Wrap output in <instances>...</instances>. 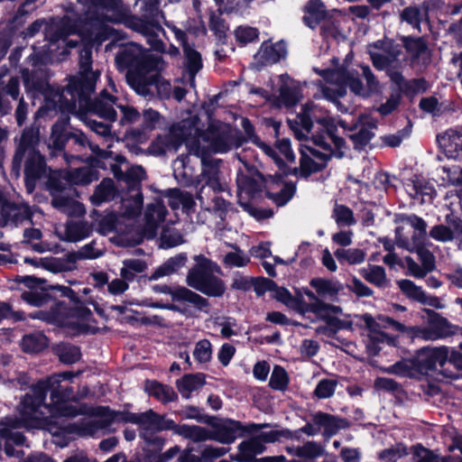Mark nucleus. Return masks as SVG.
I'll list each match as a JSON object with an SVG mask.
<instances>
[{
	"mask_svg": "<svg viewBox=\"0 0 462 462\" xmlns=\"http://www.w3.org/2000/svg\"><path fill=\"white\" fill-rule=\"evenodd\" d=\"M104 254V248L97 246L95 241L87 244L80 247L76 253L68 255V259L71 263H75L78 260L83 259H97L102 256Z\"/></svg>",
	"mask_w": 462,
	"mask_h": 462,
	"instance_id": "c03bdc74",
	"label": "nucleus"
},
{
	"mask_svg": "<svg viewBox=\"0 0 462 462\" xmlns=\"http://www.w3.org/2000/svg\"><path fill=\"white\" fill-rule=\"evenodd\" d=\"M88 94L85 98L79 99L78 96L72 97L74 100V106L76 102H79V106L81 107L83 105L88 106V113L95 114L101 118L114 122L116 119V112L114 108L116 104V98L109 95L106 90L102 91L100 96L94 101H88Z\"/></svg>",
	"mask_w": 462,
	"mask_h": 462,
	"instance_id": "f3484780",
	"label": "nucleus"
},
{
	"mask_svg": "<svg viewBox=\"0 0 462 462\" xmlns=\"http://www.w3.org/2000/svg\"><path fill=\"white\" fill-rule=\"evenodd\" d=\"M411 252H416L422 267L428 272L433 271L435 268V257L432 253L423 246V244H419Z\"/></svg>",
	"mask_w": 462,
	"mask_h": 462,
	"instance_id": "bf43d9fd",
	"label": "nucleus"
},
{
	"mask_svg": "<svg viewBox=\"0 0 462 462\" xmlns=\"http://www.w3.org/2000/svg\"><path fill=\"white\" fill-rule=\"evenodd\" d=\"M32 215L30 207L24 203H14L6 200L0 193V226L17 225Z\"/></svg>",
	"mask_w": 462,
	"mask_h": 462,
	"instance_id": "4be33fe9",
	"label": "nucleus"
},
{
	"mask_svg": "<svg viewBox=\"0 0 462 462\" xmlns=\"http://www.w3.org/2000/svg\"><path fill=\"white\" fill-rule=\"evenodd\" d=\"M183 50L186 58V66L189 70V73L190 74L193 79L195 74L202 67L201 56L197 51H195L186 43L183 45Z\"/></svg>",
	"mask_w": 462,
	"mask_h": 462,
	"instance_id": "09e8293b",
	"label": "nucleus"
},
{
	"mask_svg": "<svg viewBox=\"0 0 462 462\" xmlns=\"http://www.w3.org/2000/svg\"><path fill=\"white\" fill-rule=\"evenodd\" d=\"M196 264L186 276L188 286L209 297H221L226 291L225 282L215 273H222L220 267L203 255L194 257Z\"/></svg>",
	"mask_w": 462,
	"mask_h": 462,
	"instance_id": "9b49d317",
	"label": "nucleus"
},
{
	"mask_svg": "<svg viewBox=\"0 0 462 462\" xmlns=\"http://www.w3.org/2000/svg\"><path fill=\"white\" fill-rule=\"evenodd\" d=\"M116 61L120 69H128L126 81L138 95H150L152 86H156L158 91L169 90L168 82L158 73L165 66L162 57L152 55L139 44H126L116 55Z\"/></svg>",
	"mask_w": 462,
	"mask_h": 462,
	"instance_id": "39448f33",
	"label": "nucleus"
},
{
	"mask_svg": "<svg viewBox=\"0 0 462 462\" xmlns=\"http://www.w3.org/2000/svg\"><path fill=\"white\" fill-rule=\"evenodd\" d=\"M237 449L238 453L232 457L234 460L237 462H256L258 459H255V457L264 452L265 446L256 436L241 442Z\"/></svg>",
	"mask_w": 462,
	"mask_h": 462,
	"instance_id": "cd10ccee",
	"label": "nucleus"
},
{
	"mask_svg": "<svg viewBox=\"0 0 462 462\" xmlns=\"http://www.w3.org/2000/svg\"><path fill=\"white\" fill-rule=\"evenodd\" d=\"M423 311L427 315V326L410 328V334L413 338L425 341H437L453 337L459 333V327L452 324L441 314L430 309H425Z\"/></svg>",
	"mask_w": 462,
	"mask_h": 462,
	"instance_id": "ddd939ff",
	"label": "nucleus"
},
{
	"mask_svg": "<svg viewBox=\"0 0 462 462\" xmlns=\"http://www.w3.org/2000/svg\"><path fill=\"white\" fill-rule=\"evenodd\" d=\"M440 152L455 161L462 159V128H449L437 135Z\"/></svg>",
	"mask_w": 462,
	"mask_h": 462,
	"instance_id": "aec40b11",
	"label": "nucleus"
},
{
	"mask_svg": "<svg viewBox=\"0 0 462 462\" xmlns=\"http://www.w3.org/2000/svg\"><path fill=\"white\" fill-rule=\"evenodd\" d=\"M288 382L286 371L279 365L274 366L270 377V386L274 390H284L288 385Z\"/></svg>",
	"mask_w": 462,
	"mask_h": 462,
	"instance_id": "4d7b16f0",
	"label": "nucleus"
},
{
	"mask_svg": "<svg viewBox=\"0 0 462 462\" xmlns=\"http://www.w3.org/2000/svg\"><path fill=\"white\" fill-rule=\"evenodd\" d=\"M166 208L161 201H155L150 204L144 214L143 235L147 238H153L156 236V230L161 223L165 219Z\"/></svg>",
	"mask_w": 462,
	"mask_h": 462,
	"instance_id": "393cba45",
	"label": "nucleus"
},
{
	"mask_svg": "<svg viewBox=\"0 0 462 462\" xmlns=\"http://www.w3.org/2000/svg\"><path fill=\"white\" fill-rule=\"evenodd\" d=\"M207 138L196 125L194 120H183L171 126L169 133L158 136L151 144L150 150L155 155H163L170 152H177L178 148L189 140H195L197 145L203 143Z\"/></svg>",
	"mask_w": 462,
	"mask_h": 462,
	"instance_id": "f8f14e48",
	"label": "nucleus"
},
{
	"mask_svg": "<svg viewBox=\"0 0 462 462\" xmlns=\"http://www.w3.org/2000/svg\"><path fill=\"white\" fill-rule=\"evenodd\" d=\"M193 356L199 363L208 362L212 356L211 343L208 339L199 340L195 346Z\"/></svg>",
	"mask_w": 462,
	"mask_h": 462,
	"instance_id": "052dcab7",
	"label": "nucleus"
},
{
	"mask_svg": "<svg viewBox=\"0 0 462 462\" xmlns=\"http://www.w3.org/2000/svg\"><path fill=\"white\" fill-rule=\"evenodd\" d=\"M332 217L340 226H351L356 223L353 211L346 206L336 203Z\"/></svg>",
	"mask_w": 462,
	"mask_h": 462,
	"instance_id": "de8ad7c7",
	"label": "nucleus"
},
{
	"mask_svg": "<svg viewBox=\"0 0 462 462\" xmlns=\"http://www.w3.org/2000/svg\"><path fill=\"white\" fill-rule=\"evenodd\" d=\"M65 123L58 122L51 128V134L49 139V146L61 150L64 146L66 136L64 134Z\"/></svg>",
	"mask_w": 462,
	"mask_h": 462,
	"instance_id": "6e6d98bb",
	"label": "nucleus"
},
{
	"mask_svg": "<svg viewBox=\"0 0 462 462\" xmlns=\"http://www.w3.org/2000/svg\"><path fill=\"white\" fill-rule=\"evenodd\" d=\"M360 274L365 281L377 287H385L388 284L385 270L382 266L368 265L360 270Z\"/></svg>",
	"mask_w": 462,
	"mask_h": 462,
	"instance_id": "58836bf2",
	"label": "nucleus"
},
{
	"mask_svg": "<svg viewBox=\"0 0 462 462\" xmlns=\"http://www.w3.org/2000/svg\"><path fill=\"white\" fill-rule=\"evenodd\" d=\"M430 236L439 242H448L453 240L454 234L449 227L444 225H437L430 229Z\"/></svg>",
	"mask_w": 462,
	"mask_h": 462,
	"instance_id": "338daca9",
	"label": "nucleus"
},
{
	"mask_svg": "<svg viewBox=\"0 0 462 462\" xmlns=\"http://www.w3.org/2000/svg\"><path fill=\"white\" fill-rule=\"evenodd\" d=\"M324 448L318 442L308 441L301 446V457L306 459H315L324 454Z\"/></svg>",
	"mask_w": 462,
	"mask_h": 462,
	"instance_id": "0e129e2a",
	"label": "nucleus"
},
{
	"mask_svg": "<svg viewBox=\"0 0 462 462\" xmlns=\"http://www.w3.org/2000/svg\"><path fill=\"white\" fill-rule=\"evenodd\" d=\"M152 291L158 293L169 294L174 301L189 303L199 311L205 313L209 311L208 300L186 287L171 288L167 285H155L152 287Z\"/></svg>",
	"mask_w": 462,
	"mask_h": 462,
	"instance_id": "6ab92c4d",
	"label": "nucleus"
},
{
	"mask_svg": "<svg viewBox=\"0 0 462 462\" xmlns=\"http://www.w3.org/2000/svg\"><path fill=\"white\" fill-rule=\"evenodd\" d=\"M97 178V170L90 165L69 170L64 174V179L73 185H88Z\"/></svg>",
	"mask_w": 462,
	"mask_h": 462,
	"instance_id": "c756f323",
	"label": "nucleus"
},
{
	"mask_svg": "<svg viewBox=\"0 0 462 462\" xmlns=\"http://www.w3.org/2000/svg\"><path fill=\"white\" fill-rule=\"evenodd\" d=\"M238 192L248 196L265 190L267 196L278 206L285 205L294 195L295 186L283 183L280 175L265 178L254 167L245 166V171H240L236 178Z\"/></svg>",
	"mask_w": 462,
	"mask_h": 462,
	"instance_id": "1a4fd4ad",
	"label": "nucleus"
},
{
	"mask_svg": "<svg viewBox=\"0 0 462 462\" xmlns=\"http://www.w3.org/2000/svg\"><path fill=\"white\" fill-rule=\"evenodd\" d=\"M144 388L149 395L162 402H169L177 398V394L171 387L159 383L156 381H147Z\"/></svg>",
	"mask_w": 462,
	"mask_h": 462,
	"instance_id": "e433bc0d",
	"label": "nucleus"
},
{
	"mask_svg": "<svg viewBox=\"0 0 462 462\" xmlns=\"http://www.w3.org/2000/svg\"><path fill=\"white\" fill-rule=\"evenodd\" d=\"M281 100L287 106H294L302 98L301 88L300 85H283L280 89Z\"/></svg>",
	"mask_w": 462,
	"mask_h": 462,
	"instance_id": "8fccbe9b",
	"label": "nucleus"
},
{
	"mask_svg": "<svg viewBox=\"0 0 462 462\" xmlns=\"http://www.w3.org/2000/svg\"><path fill=\"white\" fill-rule=\"evenodd\" d=\"M81 15L77 19L69 15H65L61 19L53 21L47 26L46 38L49 41V51H53V45L58 44L59 48H75L77 42L69 41L67 38L69 35L77 34L82 42L87 45L80 51L79 54V75L70 80L67 88L64 90L74 97L78 96L79 99L85 98L88 94H91L96 87V82L99 77V73L91 69L92 64V51L91 46L101 45V43L94 42L84 39L79 33V31L85 27L86 23V10L81 5Z\"/></svg>",
	"mask_w": 462,
	"mask_h": 462,
	"instance_id": "20e7f679",
	"label": "nucleus"
},
{
	"mask_svg": "<svg viewBox=\"0 0 462 462\" xmlns=\"http://www.w3.org/2000/svg\"><path fill=\"white\" fill-rule=\"evenodd\" d=\"M238 145L231 133H223L211 143L208 138H203L201 145H197L195 140L188 141L187 149L189 152L200 158L202 163V171L196 180L198 191L202 186L205 188L208 186L214 192H220L226 189V184L221 179L219 171L220 160L209 159L207 155L210 151L226 152Z\"/></svg>",
	"mask_w": 462,
	"mask_h": 462,
	"instance_id": "6e6552de",
	"label": "nucleus"
},
{
	"mask_svg": "<svg viewBox=\"0 0 462 462\" xmlns=\"http://www.w3.org/2000/svg\"><path fill=\"white\" fill-rule=\"evenodd\" d=\"M404 46L412 60V62L425 64L430 60V51L421 39L407 38Z\"/></svg>",
	"mask_w": 462,
	"mask_h": 462,
	"instance_id": "2f4dec72",
	"label": "nucleus"
},
{
	"mask_svg": "<svg viewBox=\"0 0 462 462\" xmlns=\"http://www.w3.org/2000/svg\"><path fill=\"white\" fill-rule=\"evenodd\" d=\"M115 192L114 181L111 179H104L96 188L90 200L93 205L99 206L103 202L112 199Z\"/></svg>",
	"mask_w": 462,
	"mask_h": 462,
	"instance_id": "ea45409f",
	"label": "nucleus"
},
{
	"mask_svg": "<svg viewBox=\"0 0 462 462\" xmlns=\"http://www.w3.org/2000/svg\"><path fill=\"white\" fill-rule=\"evenodd\" d=\"M205 384V377L202 374H186L176 382L180 393L184 398H189L190 394L200 389Z\"/></svg>",
	"mask_w": 462,
	"mask_h": 462,
	"instance_id": "72a5a7b5",
	"label": "nucleus"
},
{
	"mask_svg": "<svg viewBox=\"0 0 462 462\" xmlns=\"http://www.w3.org/2000/svg\"><path fill=\"white\" fill-rule=\"evenodd\" d=\"M20 415V420L16 418H5L3 422L4 427L0 429V438L6 441L5 451L8 457L18 456V453L14 451L11 444L23 445L24 443L23 435L15 430L21 427L33 428L32 426H27L23 420V415L21 413Z\"/></svg>",
	"mask_w": 462,
	"mask_h": 462,
	"instance_id": "412c9836",
	"label": "nucleus"
},
{
	"mask_svg": "<svg viewBox=\"0 0 462 462\" xmlns=\"http://www.w3.org/2000/svg\"><path fill=\"white\" fill-rule=\"evenodd\" d=\"M287 54L286 45L282 42L274 44L263 43L254 56L262 65L273 64L284 58Z\"/></svg>",
	"mask_w": 462,
	"mask_h": 462,
	"instance_id": "c85d7f7f",
	"label": "nucleus"
},
{
	"mask_svg": "<svg viewBox=\"0 0 462 462\" xmlns=\"http://www.w3.org/2000/svg\"><path fill=\"white\" fill-rule=\"evenodd\" d=\"M362 76L365 80L364 85L358 73L355 70L340 68L337 69H315V72L322 76L326 80L325 85H321L322 97L337 104L342 112H346L347 108L341 107L340 103L337 102L338 97L345 96L346 87H348L351 92L362 97H369L373 95L382 92L383 86L377 80L371 69L368 66H360Z\"/></svg>",
	"mask_w": 462,
	"mask_h": 462,
	"instance_id": "0eeeda50",
	"label": "nucleus"
},
{
	"mask_svg": "<svg viewBox=\"0 0 462 462\" xmlns=\"http://www.w3.org/2000/svg\"><path fill=\"white\" fill-rule=\"evenodd\" d=\"M57 355L64 364H74L80 359L81 352L78 346L60 344L57 346Z\"/></svg>",
	"mask_w": 462,
	"mask_h": 462,
	"instance_id": "3c124183",
	"label": "nucleus"
},
{
	"mask_svg": "<svg viewBox=\"0 0 462 462\" xmlns=\"http://www.w3.org/2000/svg\"><path fill=\"white\" fill-rule=\"evenodd\" d=\"M197 199L200 202L203 208L208 211L213 212L217 217L222 220L226 219L227 216L235 213L232 205L218 196H214L209 201L205 197V187L202 186L199 191H197Z\"/></svg>",
	"mask_w": 462,
	"mask_h": 462,
	"instance_id": "a878e982",
	"label": "nucleus"
},
{
	"mask_svg": "<svg viewBox=\"0 0 462 462\" xmlns=\"http://www.w3.org/2000/svg\"><path fill=\"white\" fill-rule=\"evenodd\" d=\"M310 285L315 289L319 296L329 300L336 298L343 290V285L339 282L324 278L312 279Z\"/></svg>",
	"mask_w": 462,
	"mask_h": 462,
	"instance_id": "7c9ffc66",
	"label": "nucleus"
},
{
	"mask_svg": "<svg viewBox=\"0 0 462 462\" xmlns=\"http://www.w3.org/2000/svg\"><path fill=\"white\" fill-rule=\"evenodd\" d=\"M437 181L441 186H457L460 187L456 190L455 196L462 207V168L457 165L451 167L443 166L436 171Z\"/></svg>",
	"mask_w": 462,
	"mask_h": 462,
	"instance_id": "bb28decb",
	"label": "nucleus"
},
{
	"mask_svg": "<svg viewBox=\"0 0 462 462\" xmlns=\"http://www.w3.org/2000/svg\"><path fill=\"white\" fill-rule=\"evenodd\" d=\"M335 255L339 261H345L349 264H358L365 259V254L360 249H337Z\"/></svg>",
	"mask_w": 462,
	"mask_h": 462,
	"instance_id": "5fc2aeb1",
	"label": "nucleus"
},
{
	"mask_svg": "<svg viewBox=\"0 0 462 462\" xmlns=\"http://www.w3.org/2000/svg\"><path fill=\"white\" fill-rule=\"evenodd\" d=\"M78 3L86 10L85 27L79 31L84 39L102 43L116 33L109 23H119L144 35L154 51H164V44L159 38L163 32L160 25L163 18L160 11L161 0H143L145 21L133 15L121 0H78Z\"/></svg>",
	"mask_w": 462,
	"mask_h": 462,
	"instance_id": "f257e3e1",
	"label": "nucleus"
},
{
	"mask_svg": "<svg viewBox=\"0 0 462 462\" xmlns=\"http://www.w3.org/2000/svg\"><path fill=\"white\" fill-rule=\"evenodd\" d=\"M229 451L227 448L214 447L211 445H206L203 447L200 453V459L203 462H212L213 460L223 457Z\"/></svg>",
	"mask_w": 462,
	"mask_h": 462,
	"instance_id": "e2e57ef3",
	"label": "nucleus"
},
{
	"mask_svg": "<svg viewBox=\"0 0 462 462\" xmlns=\"http://www.w3.org/2000/svg\"><path fill=\"white\" fill-rule=\"evenodd\" d=\"M233 251L223 256V264L229 268H244L250 263V256L242 251L237 245H231Z\"/></svg>",
	"mask_w": 462,
	"mask_h": 462,
	"instance_id": "a19ab883",
	"label": "nucleus"
},
{
	"mask_svg": "<svg viewBox=\"0 0 462 462\" xmlns=\"http://www.w3.org/2000/svg\"><path fill=\"white\" fill-rule=\"evenodd\" d=\"M450 455L443 457L441 462H462V436L453 438L452 443L448 446Z\"/></svg>",
	"mask_w": 462,
	"mask_h": 462,
	"instance_id": "680f3d73",
	"label": "nucleus"
},
{
	"mask_svg": "<svg viewBox=\"0 0 462 462\" xmlns=\"http://www.w3.org/2000/svg\"><path fill=\"white\" fill-rule=\"evenodd\" d=\"M427 224L416 215L403 216L401 226L395 231L396 245L407 251H411L419 244H423L426 236Z\"/></svg>",
	"mask_w": 462,
	"mask_h": 462,
	"instance_id": "4468645a",
	"label": "nucleus"
},
{
	"mask_svg": "<svg viewBox=\"0 0 462 462\" xmlns=\"http://www.w3.org/2000/svg\"><path fill=\"white\" fill-rule=\"evenodd\" d=\"M167 196L169 198V205L173 209L182 207L183 209L189 210L194 205L193 197L189 192L173 189L167 191Z\"/></svg>",
	"mask_w": 462,
	"mask_h": 462,
	"instance_id": "37998d69",
	"label": "nucleus"
},
{
	"mask_svg": "<svg viewBox=\"0 0 462 462\" xmlns=\"http://www.w3.org/2000/svg\"><path fill=\"white\" fill-rule=\"evenodd\" d=\"M267 427V424L251 423L243 425L237 420H228L211 431V440L221 444H231L236 438L243 437L245 432H252Z\"/></svg>",
	"mask_w": 462,
	"mask_h": 462,
	"instance_id": "dca6fc26",
	"label": "nucleus"
},
{
	"mask_svg": "<svg viewBox=\"0 0 462 462\" xmlns=\"http://www.w3.org/2000/svg\"><path fill=\"white\" fill-rule=\"evenodd\" d=\"M73 377V373L64 372L32 387L19 406V413L27 426L45 427L55 423L58 418H72L88 412L85 406L69 402L76 399L73 389L60 384Z\"/></svg>",
	"mask_w": 462,
	"mask_h": 462,
	"instance_id": "f03ea898",
	"label": "nucleus"
},
{
	"mask_svg": "<svg viewBox=\"0 0 462 462\" xmlns=\"http://www.w3.org/2000/svg\"><path fill=\"white\" fill-rule=\"evenodd\" d=\"M174 432L194 442L211 440V431L206 428L196 425H180L175 424Z\"/></svg>",
	"mask_w": 462,
	"mask_h": 462,
	"instance_id": "c9c22d12",
	"label": "nucleus"
},
{
	"mask_svg": "<svg viewBox=\"0 0 462 462\" xmlns=\"http://www.w3.org/2000/svg\"><path fill=\"white\" fill-rule=\"evenodd\" d=\"M360 123L363 126L354 136L359 143H366L374 136L373 130L376 128V123L368 116H362L360 117Z\"/></svg>",
	"mask_w": 462,
	"mask_h": 462,
	"instance_id": "603ef678",
	"label": "nucleus"
},
{
	"mask_svg": "<svg viewBox=\"0 0 462 462\" xmlns=\"http://www.w3.org/2000/svg\"><path fill=\"white\" fill-rule=\"evenodd\" d=\"M242 127L245 130V132L247 134V136L249 138H251L252 141L255 144H257L266 155L271 157L275 162V163L278 165V167H282L283 162H282V160L278 156V153H277L276 150L273 149L272 147H270L266 143L261 142L258 139V137H256L254 134V126H253V125L251 124V122L247 118H243L242 119Z\"/></svg>",
	"mask_w": 462,
	"mask_h": 462,
	"instance_id": "4c0bfd02",
	"label": "nucleus"
},
{
	"mask_svg": "<svg viewBox=\"0 0 462 462\" xmlns=\"http://www.w3.org/2000/svg\"><path fill=\"white\" fill-rule=\"evenodd\" d=\"M39 136V129H25L13 160V170L15 171L16 177H18L22 161L25 158V187L28 193H32L34 190L37 180L46 171L43 159L36 150Z\"/></svg>",
	"mask_w": 462,
	"mask_h": 462,
	"instance_id": "9d476101",
	"label": "nucleus"
},
{
	"mask_svg": "<svg viewBox=\"0 0 462 462\" xmlns=\"http://www.w3.org/2000/svg\"><path fill=\"white\" fill-rule=\"evenodd\" d=\"M400 290L411 300L421 302V300L425 294V291L421 287L417 286L413 282L410 280H400L397 282Z\"/></svg>",
	"mask_w": 462,
	"mask_h": 462,
	"instance_id": "864d4df0",
	"label": "nucleus"
},
{
	"mask_svg": "<svg viewBox=\"0 0 462 462\" xmlns=\"http://www.w3.org/2000/svg\"><path fill=\"white\" fill-rule=\"evenodd\" d=\"M356 324L363 328L369 342L366 345L367 351L375 356L378 354L380 348L377 346L379 343H390L393 341L383 330L381 322L374 319L372 315L365 313L356 316Z\"/></svg>",
	"mask_w": 462,
	"mask_h": 462,
	"instance_id": "2eb2a0df",
	"label": "nucleus"
},
{
	"mask_svg": "<svg viewBox=\"0 0 462 462\" xmlns=\"http://www.w3.org/2000/svg\"><path fill=\"white\" fill-rule=\"evenodd\" d=\"M262 443H273L280 440L281 438L285 439H292L293 433L289 430H272L269 432H263L257 436Z\"/></svg>",
	"mask_w": 462,
	"mask_h": 462,
	"instance_id": "774afa93",
	"label": "nucleus"
},
{
	"mask_svg": "<svg viewBox=\"0 0 462 462\" xmlns=\"http://www.w3.org/2000/svg\"><path fill=\"white\" fill-rule=\"evenodd\" d=\"M407 455L406 448L401 444L395 447L384 449L379 454V457L388 462H396Z\"/></svg>",
	"mask_w": 462,
	"mask_h": 462,
	"instance_id": "69168bd1",
	"label": "nucleus"
},
{
	"mask_svg": "<svg viewBox=\"0 0 462 462\" xmlns=\"http://www.w3.org/2000/svg\"><path fill=\"white\" fill-rule=\"evenodd\" d=\"M186 261L187 256L185 254H178L168 259L152 273V274L150 276V280L155 281L160 278L173 274L185 265Z\"/></svg>",
	"mask_w": 462,
	"mask_h": 462,
	"instance_id": "f704fd0d",
	"label": "nucleus"
},
{
	"mask_svg": "<svg viewBox=\"0 0 462 462\" xmlns=\"http://www.w3.org/2000/svg\"><path fill=\"white\" fill-rule=\"evenodd\" d=\"M147 268V264L141 259H125L120 270V276L124 280L133 281L136 273H141Z\"/></svg>",
	"mask_w": 462,
	"mask_h": 462,
	"instance_id": "49530a36",
	"label": "nucleus"
},
{
	"mask_svg": "<svg viewBox=\"0 0 462 462\" xmlns=\"http://www.w3.org/2000/svg\"><path fill=\"white\" fill-rule=\"evenodd\" d=\"M337 382L333 379H322L317 384L314 390V395L319 399H327L331 397L336 390Z\"/></svg>",
	"mask_w": 462,
	"mask_h": 462,
	"instance_id": "13d9d810",
	"label": "nucleus"
},
{
	"mask_svg": "<svg viewBox=\"0 0 462 462\" xmlns=\"http://www.w3.org/2000/svg\"><path fill=\"white\" fill-rule=\"evenodd\" d=\"M369 53L374 67L379 69H389L395 67L401 50L391 41H382L370 45Z\"/></svg>",
	"mask_w": 462,
	"mask_h": 462,
	"instance_id": "a211bd4d",
	"label": "nucleus"
},
{
	"mask_svg": "<svg viewBox=\"0 0 462 462\" xmlns=\"http://www.w3.org/2000/svg\"><path fill=\"white\" fill-rule=\"evenodd\" d=\"M22 348L27 353H38L48 346V339L42 333L25 335L21 343Z\"/></svg>",
	"mask_w": 462,
	"mask_h": 462,
	"instance_id": "a18cd8bd",
	"label": "nucleus"
},
{
	"mask_svg": "<svg viewBox=\"0 0 462 462\" xmlns=\"http://www.w3.org/2000/svg\"><path fill=\"white\" fill-rule=\"evenodd\" d=\"M312 421L319 427V431L324 430V434L332 436L341 428L345 427V421L328 413L317 412L312 416Z\"/></svg>",
	"mask_w": 462,
	"mask_h": 462,
	"instance_id": "473e14b6",
	"label": "nucleus"
},
{
	"mask_svg": "<svg viewBox=\"0 0 462 462\" xmlns=\"http://www.w3.org/2000/svg\"><path fill=\"white\" fill-rule=\"evenodd\" d=\"M91 414L92 417L67 425L66 431L79 436H94L99 432H106L113 422H132L139 425L141 438L147 443L161 448L164 445V439L154 433L175 429V422L172 420L160 416L152 410L141 413H129L99 406L94 408Z\"/></svg>",
	"mask_w": 462,
	"mask_h": 462,
	"instance_id": "7ed1b4c3",
	"label": "nucleus"
},
{
	"mask_svg": "<svg viewBox=\"0 0 462 462\" xmlns=\"http://www.w3.org/2000/svg\"><path fill=\"white\" fill-rule=\"evenodd\" d=\"M305 12L307 15L304 20L312 28L326 16V8L321 0H310L305 5Z\"/></svg>",
	"mask_w": 462,
	"mask_h": 462,
	"instance_id": "79ce46f5",
	"label": "nucleus"
},
{
	"mask_svg": "<svg viewBox=\"0 0 462 462\" xmlns=\"http://www.w3.org/2000/svg\"><path fill=\"white\" fill-rule=\"evenodd\" d=\"M449 347L447 346L424 347L418 353V365L422 370H435L442 367L448 359Z\"/></svg>",
	"mask_w": 462,
	"mask_h": 462,
	"instance_id": "5701e85b",
	"label": "nucleus"
},
{
	"mask_svg": "<svg viewBox=\"0 0 462 462\" xmlns=\"http://www.w3.org/2000/svg\"><path fill=\"white\" fill-rule=\"evenodd\" d=\"M55 233L62 241L76 243L90 236L92 226L86 221H69L63 226H57Z\"/></svg>",
	"mask_w": 462,
	"mask_h": 462,
	"instance_id": "b1692460",
	"label": "nucleus"
},
{
	"mask_svg": "<svg viewBox=\"0 0 462 462\" xmlns=\"http://www.w3.org/2000/svg\"><path fill=\"white\" fill-rule=\"evenodd\" d=\"M311 120L326 128V135L313 137L315 147L304 146L301 150L300 173L303 177L324 169L331 157H342V148L345 146L344 139L335 134L334 126L330 125L329 119L327 116L318 117L315 115V106L312 104H306L301 122L308 132L312 125Z\"/></svg>",
	"mask_w": 462,
	"mask_h": 462,
	"instance_id": "423d86ee",
	"label": "nucleus"
}]
</instances>
